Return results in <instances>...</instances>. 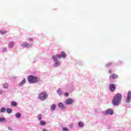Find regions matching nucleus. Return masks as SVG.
Segmentation results:
<instances>
[{"mask_svg":"<svg viewBox=\"0 0 131 131\" xmlns=\"http://www.w3.org/2000/svg\"><path fill=\"white\" fill-rule=\"evenodd\" d=\"M121 99L122 95L120 93H117L112 100V104L113 106H119L121 103Z\"/></svg>","mask_w":131,"mask_h":131,"instance_id":"obj_1","label":"nucleus"},{"mask_svg":"<svg viewBox=\"0 0 131 131\" xmlns=\"http://www.w3.org/2000/svg\"><path fill=\"white\" fill-rule=\"evenodd\" d=\"M27 79L29 83H37V82L40 81L39 77L31 75L28 76Z\"/></svg>","mask_w":131,"mask_h":131,"instance_id":"obj_2","label":"nucleus"},{"mask_svg":"<svg viewBox=\"0 0 131 131\" xmlns=\"http://www.w3.org/2000/svg\"><path fill=\"white\" fill-rule=\"evenodd\" d=\"M49 95L47 94V92H42L39 94L38 99L40 100V101H46Z\"/></svg>","mask_w":131,"mask_h":131,"instance_id":"obj_3","label":"nucleus"},{"mask_svg":"<svg viewBox=\"0 0 131 131\" xmlns=\"http://www.w3.org/2000/svg\"><path fill=\"white\" fill-rule=\"evenodd\" d=\"M58 57L55 56V55L52 56V59L53 60L54 63L53 64V67L57 68V67H59V66H61V63L59 60H58Z\"/></svg>","mask_w":131,"mask_h":131,"instance_id":"obj_4","label":"nucleus"},{"mask_svg":"<svg viewBox=\"0 0 131 131\" xmlns=\"http://www.w3.org/2000/svg\"><path fill=\"white\" fill-rule=\"evenodd\" d=\"M101 113L104 116L113 115V113H114V112H113V110L111 108H108L105 111L102 112Z\"/></svg>","mask_w":131,"mask_h":131,"instance_id":"obj_5","label":"nucleus"},{"mask_svg":"<svg viewBox=\"0 0 131 131\" xmlns=\"http://www.w3.org/2000/svg\"><path fill=\"white\" fill-rule=\"evenodd\" d=\"M55 57H57L58 59H66L67 55L64 52H61L60 54H58L54 55Z\"/></svg>","mask_w":131,"mask_h":131,"instance_id":"obj_6","label":"nucleus"},{"mask_svg":"<svg viewBox=\"0 0 131 131\" xmlns=\"http://www.w3.org/2000/svg\"><path fill=\"white\" fill-rule=\"evenodd\" d=\"M21 47L25 49H29V48H31L32 47V44L27 42H25L21 45Z\"/></svg>","mask_w":131,"mask_h":131,"instance_id":"obj_7","label":"nucleus"},{"mask_svg":"<svg viewBox=\"0 0 131 131\" xmlns=\"http://www.w3.org/2000/svg\"><path fill=\"white\" fill-rule=\"evenodd\" d=\"M125 103H130L131 101V91H129L127 92V94L126 97V99H125Z\"/></svg>","mask_w":131,"mask_h":131,"instance_id":"obj_8","label":"nucleus"},{"mask_svg":"<svg viewBox=\"0 0 131 131\" xmlns=\"http://www.w3.org/2000/svg\"><path fill=\"white\" fill-rule=\"evenodd\" d=\"M110 91L113 93L116 90V85L115 84L112 83L109 85Z\"/></svg>","mask_w":131,"mask_h":131,"instance_id":"obj_9","label":"nucleus"},{"mask_svg":"<svg viewBox=\"0 0 131 131\" xmlns=\"http://www.w3.org/2000/svg\"><path fill=\"white\" fill-rule=\"evenodd\" d=\"M73 102H74V100L73 99L71 98H69L66 101L65 104L66 105H71V104H72Z\"/></svg>","mask_w":131,"mask_h":131,"instance_id":"obj_10","label":"nucleus"},{"mask_svg":"<svg viewBox=\"0 0 131 131\" xmlns=\"http://www.w3.org/2000/svg\"><path fill=\"white\" fill-rule=\"evenodd\" d=\"M116 78H118V75L115 74H111L110 76V79H116Z\"/></svg>","mask_w":131,"mask_h":131,"instance_id":"obj_11","label":"nucleus"},{"mask_svg":"<svg viewBox=\"0 0 131 131\" xmlns=\"http://www.w3.org/2000/svg\"><path fill=\"white\" fill-rule=\"evenodd\" d=\"M26 83V79L25 78L23 79V80L18 84L19 86H22V85H24V84H25Z\"/></svg>","mask_w":131,"mask_h":131,"instance_id":"obj_12","label":"nucleus"},{"mask_svg":"<svg viewBox=\"0 0 131 131\" xmlns=\"http://www.w3.org/2000/svg\"><path fill=\"white\" fill-rule=\"evenodd\" d=\"M57 94L58 96H63V91H62L61 89H58L57 90Z\"/></svg>","mask_w":131,"mask_h":131,"instance_id":"obj_13","label":"nucleus"},{"mask_svg":"<svg viewBox=\"0 0 131 131\" xmlns=\"http://www.w3.org/2000/svg\"><path fill=\"white\" fill-rule=\"evenodd\" d=\"M56 107L57 106L56 105V104H52L51 106V111H55L56 110Z\"/></svg>","mask_w":131,"mask_h":131,"instance_id":"obj_14","label":"nucleus"},{"mask_svg":"<svg viewBox=\"0 0 131 131\" xmlns=\"http://www.w3.org/2000/svg\"><path fill=\"white\" fill-rule=\"evenodd\" d=\"M15 45V43L14 42V41H10L9 43V48L10 49L12 48V47H14V46Z\"/></svg>","mask_w":131,"mask_h":131,"instance_id":"obj_15","label":"nucleus"},{"mask_svg":"<svg viewBox=\"0 0 131 131\" xmlns=\"http://www.w3.org/2000/svg\"><path fill=\"white\" fill-rule=\"evenodd\" d=\"M11 105L13 107H17V106H18V103H17L16 101H11Z\"/></svg>","mask_w":131,"mask_h":131,"instance_id":"obj_16","label":"nucleus"},{"mask_svg":"<svg viewBox=\"0 0 131 131\" xmlns=\"http://www.w3.org/2000/svg\"><path fill=\"white\" fill-rule=\"evenodd\" d=\"M58 106L61 109H64V108H65V106H64V104L62 102H59L58 103Z\"/></svg>","mask_w":131,"mask_h":131,"instance_id":"obj_17","label":"nucleus"},{"mask_svg":"<svg viewBox=\"0 0 131 131\" xmlns=\"http://www.w3.org/2000/svg\"><path fill=\"white\" fill-rule=\"evenodd\" d=\"M39 124H40V125H41L42 126H45V125H46V124H47V122L43 120H41V121H40Z\"/></svg>","mask_w":131,"mask_h":131,"instance_id":"obj_18","label":"nucleus"},{"mask_svg":"<svg viewBox=\"0 0 131 131\" xmlns=\"http://www.w3.org/2000/svg\"><path fill=\"white\" fill-rule=\"evenodd\" d=\"M78 125L79 127L82 128L83 126H84V124H83V122L80 121L78 123Z\"/></svg>","mask_w":131,"mask_h":131,"instance_id":"obj_19","label":"nucleus"},{"mask_svg":"<svg viewBox=\"0 0 131 131\" xmlns=\"http://www.w3.org/2000/svg\"><path fill=\"white\" fill-rule=\"evenodd\" d=\"M37 118L38 120H39V121H41V119H42V115H41V114H39L37 116Z\"/></svg>","mask_w":131,"mask_h":131,"instance_id":"obj_20","label":"nucleus"},{"mask_svg":"<svg viewBox=\"0 0 131 131\" xmlns=\"http://www.w3.org/2000/svg\"><path fill=\"white\" fill-rule=\"evenodd\" d=\"M6 112H7L8 114H11V113L13 112V110H12V108H7Z\"/></svg>","mask_w":131,"mask_h":131,"instance_id":"obj_21","label":"nucleus"},{"mask_svg":"<svg viewBox=\"0 0 131 131\" xmlns=\"http://www.w3.org/2000/svg\"><path fill=\"white\" fill-rule=\"evenodd\" d=\"M7 110H6L5 107H1V110H0V113H5V112H6Z\"/></svg>","mask_w":131,"mask_h":131,"instance_id":"obj_22","label":"nucleus"},{"mask_svg":"<svg viewBox=\"0 0 131 131\" xmlns=\"http://www.w3.org/2000/svg\"><path fill=\"white\" fill-rule=\"evenodd\" d=\"M15 116L16 118H21V114L20 113H17L15 114Z\"/></svg>","mask_w":131,"mask_h":131,"instance_id":"obj_23","label":"nucleus"},{"mask_svg":"<svg viewBox=\"0 0 131 131\" xmlns=\"http://www.w3.org/2000/svg\"><path fill=\"white\" fill-rule=\"evenodd\" d=\"M8 86H9V84L8 83H5L3 84L4 89H8Z\"/></svg>","mask_w":131,"mask_h":131,"instance_id":"obj_24","label":"nucleus"},{"mask_svg":"<svg viewBox=\"0 0 131 131\" xmlns=\"http://www.w3.org/2000/svg\"><path fill=\"white\" fill-rule=\"evenodd\" d=\"M4 121H6V118L4 117H0V122H4Z\"/></svg>","mask_w":131,"mask_h":131,"instance_id":"obj_25","label":"nucleus"},{"mask_svg":"<svg viewBox=\"0 0 131 131\" xmlns=\"http://www.w3.org/2000/svg\"><path fill=\"white\" fill-rule=\"evenodd\" d=\"M2 52L3 53H6V52H8V49H7V48L4 47L2 50Z\"/></svg>","mask_w":131,"mask_h":131,"instance_id":"obj_26","label":"nucleus"},{"mask_svg":"<svg viewBox=\"0 0 131 131\" xmlns=\"http://www.w3.org/2000/svg\"><path fill=\"white\" fill-rule=\"evenodd\" d=\"M112 64V62H110V63L106 64L105 65V67H107V68H108V67H110V66H111Z\"/></svg>","mask_w":131,"mask_h":131,"instance_id":"obj_27","label":"nucleus"},{"mask_svg":"<svg viewBox=\"0 0 131 131\" xmlns=\"http://www.w3.org/2000/svg\"><path fill=\"white\" fill-rule=\"evenodd\" d=\"M63 95L65 96V97H68V96H69V93L65 92L63 93Z\"/></svg>","mask_w":131,"mask_h":131,"instance_id":"obj_28","label":"nucleus"},{"mask_svg":"<svg viewBox=\"0 0 131 131\" xmlns=\"http://www.w3.org/2000/svg\"><path fill=\"white\" fill-rule=\"evenodd\" d=\"M6 33H7V31H0L1 34H6Z\"/></svg>","mask_w":131,"mask_h":131,"instance_id":"obj_29","label":"nucleus"},{"mask_svg":"<svg viewBox=\"0 0 131 131\" xmlns=\"http://www.w3.org/2000/svg\"><path fill=\"white\" fill-rule=\"evenodd\" d=\"M27 40H29V41L32 42L33 41V39L32 38H29L28 39H27Z\"/></svg>","mask_w":131,"mask_h":131,"instance_id":"obj_30","label":"nucleus"},{"mask_svg":"<svg viewBox=\"0 0 131 131\" xmlns=\"http://www.w3.org/2000/svg\"><path fill=\"white\" fill-rule=\"evenodd\" d=\"M62 130L63 131H68V128H66V127H63L62 128Z\"/></svg>","mask_w":131,"mask_h":131,"instance_id":"obj_31","label":"nucleus"},{"mask_svg":"<svg viewBox=\"0 0 131 131\" xmlns=\"http://www.w3.org/2000/svg\"><path fill=\"white\" fill-rule=\"evenodd\" d=\"M4 93H5V91L0 90V95H3Z\"/></svg>","mask_w":131,"mask_h":131,"instance_id":"obj_32","label":"nucleus"},{"mask_svg":"<svg viewBox=\"0 0 131 131\" xmlns=\"http://www.w3.org/2000/svg\"><path fill=\"white\" fill-rule=\"evenodd\" d=\"M117 64L118 65H122V62L121 61H118V62L117 63Z\"/></svg>","mask_w":131,"mask_h":131,"instance_id":"obj_33","label":"nucleus"},{"mask_svg":"<svg viewBox=\"0 0 131 131\" xmlns=\"http://www.w3.org/2000/svg\"><path fill=\"white\" fill-rule=\"evenodd\" d=\"M108 73H110V74L112 73V70H109V71H108Z\"/></svg>","mask_w":131,"mask_h":131,"instance_id":"obj_34","label":"nucleus"},{"mask_svg":"<svg viewBox=\"0 0 131 131\" xmlns=\"http://www.w3.org/2000/svg\"><path fill=\"white\" fill-rule=\"evenodd\" d=\"M8 129L12 130V128H11V127H8Z\"/></svg>","mask_w":131,"mask_h":131,"instance_id":"obj_35","label":"nucleus"}]
</instances>
